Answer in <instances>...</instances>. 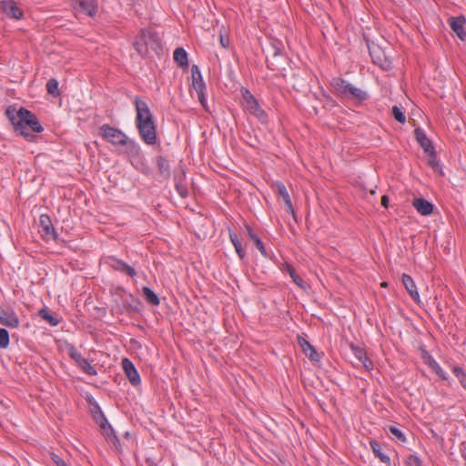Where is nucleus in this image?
<instances>
[{"label": "nucleus", "mask_w": 466, "mask_h": 466, "mask_svg": "<svg viewBox=\"0 0 466 466\" xmlns=\"http://www.w3.org/2000/svg\"><path fill=\"white\" fill-rule=\"evenodd\" d=\"M6 114L15 131L27 141H34L36 138V136L28 132L27 129L36 133H40L44 129L36 116L24 107L19 110L8 108Z\"/></svg>", "instance_id": "f257e3e1"}, {"label": "nucleus", "mask_w": 466, "mask_h": 466, "mask_svg": "<svg viewBox=\"0 0 466 466\" xmlns=\"http://www.w3.org/2000/svg\"><path fill=\"white\" fill-rule=\"evenodd\" d=\"M134 104L137 112L135 122L139 136L146 144L153 146L157 141V127L153 115L147 104L139 96L135 97Z\"/></svg>", "instance_id": "f03ea898"}, {"label": "nucleus", "mask_w": 466, "mask_h": 466, "mask_svg": "<svg viewBox=\"0 0 466 466\" xmlns=\"http://www.w3.org/2000/svg\"><path fill=\"white\" fill-rule=\"evenodd\" d=\"M134 47L141 56H147L149 49L156 53L161 50V45L157 34L148 29H142L140 31L134 42Z\"/></svg>", "instance_id": "7ed1b4c3"}, {"label": "nucleus", "mask_w": 466, "mask_h": 466, "mask_svg": "<svg viewBox=\"0 0 466 466\" xmlns=\"http://www.w3.org/2000/svg\"><path fill=\"white\" fill-rule=\"evenodd\" d=\"M242 97L244 100V106L246 110L257 116L259 120L264 121L267 117L265 111L261 108L257 98L247 88L241 89Z\"/></svg>", "instance_id": "20e7f679"}, {"label": "nucleus", "mask_w": 466, "mask_h": 466, "mask_svg": "<svg viewBox=\"0 0 466 466\" xmlns=\"http://www.w3.org/2000/svg\"><path fill=\"white\" fill-rule=\"evenodd\" d=\"M99 135L114 146H122L123 143H126L125 140L127 137L124 132L107 124L100 127Z\"/></svg>", "instance_id": "39448f33"}, {"label": "nucleus", "mask_w": 466, "mask_h": 466, "mask_svg": "<svg viewBox=\"0 0 466 466\" xmlns=\"http://www.w3.org/2000/svg\"><path fill=\"white\" fill-rule=\"evenodd\" d=\"M39 227L41 228L40 232L46 240H56L58 235L53 227L51 218L48 215L43 214L39 218Z\"/></svg>", "instance_id": "423d86ee"}, {"label": "nucleus", "mask_w": 466, "mask_h": 466, "mask_svg": "<svg viewBox=\"0 0 466 466\" xmlns=\"http://www.w3.org/2000/svg\"><path fill=\"white\" fill-rule=\"evenodd\" d=\"M0 10L5 14L8 17L13 19H22L24 12L19 8L16 3L13 0L0 1Z\"/></svg>", "instance_id": "0eeeda50"}, {"label": "nucleus", "mask_w": 466, "mask_h": 466, "mask_svg": "<svg viewBox=\"0 0 466 466\" xmlns=\"http://www.w3.org/2000/svg\"><path fill=\"white\" fill-rule=\"evenodd\" d=\"M74 2V8L94 17L96 15L98 5L96 0H72Z\"/></svg>", "instance_id": "6e6552de"}, {"label": "nucleus", "mask_w": 466, "mask_h": 466, "mask_svg": "<svg viewBox=\"0 0 466 466\" xmlns=\"http://www.w3.org/2000/svg\"><path fill=\"white\" fill-rule=\"evenodd\" d=\"M121 303L124 310L127 313H138L142 308L141 301L130 293H125L121 296Z\"/></svg>", "instance_id": "1a4fd4ad"}, {"label": "nucleus", "mask_w": 466, "mask_h": 466, "mask_svg": "<svg viewBox=\"0 0 466 466\" xmlns=\"http://www.w3.org/2000/svg\"><path fill=\"white\" fill-rule=\"evenodd\" d=\"M70 357L76 362L78 367L88 375H96V369L82 356L76 349L72 348L69 352Z\"/></svg>", "instance_id": "9d476101"}, {"label": "nucleus", "mask_w": 466, "mask_h": 466, "mask_svg": "<svg viewBox=\"0 0 466 466\" xmlns=\"http://www.w3.org/2000/svg\"><path fill=\"white\" fill-rule=\"evenodd\" d=\"M122 368L129 382L133 386H137L138 384H140V376L131 360H129L127 358H124L122 360Z\"/></svg>", "instance_id": "9b49d317"}, {"label": "nucleus", "mask_w": 466, "mask_h": 466, "mask_svg": "<svg viewBox=\"0 0 466 466\" xmlns=\"http://www.w3.org/2000/svg\"><path fill=\"white\" fill-rule=\"evenodd\" d=\"M448 23L451 30L457 35V36L461 40H464L466 38V30L464 27L466 24V19L464 16H451L448 19Z\"/></svg>", "instance_id": "f8f14e48"}, {"label": "nucleus", "mask_w": 466, "mask_h": 466, "mask_svg": "<svg viewBox=\"0 0 466 466\" xmlns=\"http://www.w3.org/2000/svg\"><path fill=\"white\" fill-rule=\"evenodd\" d=\"M414 134L416 137V140L418 141L420 146L424 149V152L428 154L430 157H432L435 154V150L431 141L427 137L425 132L421 128L417 127L414 130Z\"/></svg>", "instance_id": "ddd939ff"}, {"label": "nucleus", "mask_w": 466, "mask_h": 466, "mask_svg": "<svg viewBox=\"0 0 466 466\" xmlns=\"http://www.w3.org/2000/svg\"><path fill=\"white\" fill-rule=\"evenodd\" d=\"M185 176V170L182 167L176 169L174 171V181L176 190L180 195V197L184 198H187L188 195L187 187L184 183Z\"/></svg>", "instance_id": "4468645a"}, {"label": "nucleus", "mask_w": 466, "mask_h": 466, "mask_svg": "<svg viewBox=\"0 0 466 466\" xmlns=\"http://www.w3.org/2000/svg\"><path fill=\"white\" fill-rule=\"evenodd\" d=\"M0 323L8 328H17L19 319L14 311H7L0 308Z\"/></svg>", "instance_id": "2eb2a0df"}, {"label": "nucleus", "mask_w": 466, "mask_h": 466, "mask_svg": "<svg viewBox=\"0 0 466 466\" xmlns=\"http://www.w3.org/2000/svg\"><path fill=\"white\" fill-rule=\"evenodd\" d=\"M298 343L302 349L305 355L311 360V361H319V355L316 351L315 348L303 337L298 336Z\"/></svg>", "instance_id": "dca6fc26"}, {"label": "nucleus", "mask_w": 466, "mask_h": 466, "mask_svg": "<svg viewBox=\"0 0 466 466\" xmlns=\"http://www.w3.org/2000/svg\"><path fill=\"white\" fill-rule=\"evenodd\" d=\"M412 206L422 216H429L433 212L434 206L432 203L423 198H414Z\"/></svg>", "instance_id": "f3484780"}, {"label": "nucleus", "mask_w": 466, "mask_h": 466, "mask_svg": "<svg viewBox=\"0 0 466 466\" xmlns=\"http://www.w3.org/2000/svg\"><path fill=\"white\" fill-rule=\"evenodd\" d=\"M109 260H110V266L115 270L124 272L127 275H128L129 277H134L137 275L136 269L134 268H132L131 266L127 265V263H125L124 261H122L118 258H109Z\"/></svg>", "instance_id": "a211bd4d"}, {"label": "nucleus", "mask_w": 466, "mask_h": 466, "mask_svg": "<svg viewBox=\"0 0 466 466\" xmlns=\"http://www.w3.org/2000/svg\"><path fill=\"white\" fill-rule=\"evenodd\" d=\"M191 77H192V86L196 90L197 93H200L204 91L206 88V85L203 81L200 70L197 65H193L191 67Z\"/></svg>", "instance_id": "6ab92c4d"}, {"label": "nucleus", "mask_w": 466, "mask_h": 466, "mask_svg": "<svg viewBox=\"0 0 466 466\" xmlns=\"http://www.w3.org/2000/svg\"><path fill=\"white\" fill-rule=\"evenodd\" d=\"M402 283L410 297L417 302L420 301V295L412 278L408 274H402Z\"/></svg>", "instance_id": "aec40b11"}, {"label": "nucleus", "mask_w": 466, "mask_h": 466, "mask_svg": "<svg viewBox=\"0 0 466 466\" xmlns=\"http://www.w3.org/2000/svg\"><path fill=\"white\" fill-rule=\"evenodd\" d=\"M344 97L353 98L358 102H362L368 98V94L362 89L355 87L354 86L350 84Z\"/></svg>", "instance_id": "412c9836"}, {"label": "nucleus", "mask_w": 466, "mask_h": 466, "mask_svg": "<svg viewBox=\"0 0 466 466\" xmlns=\"http://www.w3.org/2000/svg\"><path fill=\"white\" fill-rule=\"evenodd\" d=\"M157 166L159 175L163 178L167 179L170 177V166H169L168 160L166 157H164L162 156L157 157Z\"/></svg>", "instance_id": "4be33fe9"}, {"label": "nucleus", "mask_w": 466, "mask_h": 466, "mask_svg": "<svg viewBox=\"0 0 466 466\" xmlns=\"http://www.w3.org/2000/svg\"><path fill=\"white\" fill-rule=\"evenodd\" d=\"M126 143L122 144V147H125V152L130 157H139L141 154L140 147L137 142L132 139H129L128 137L125 140Z\"/></svg>", "instance_id": "5701e85b"}, {"label": "nucleus", "mask_w": 466, "mask_h": 466, "mask_svg": "<svg viewBox=\"0 0 466 466\" xmlns=\"http://www.w3.org/2000/svg\"><path fill=\"white\" fill-rule=\"evenodd\" d=\"M277 190H278V194L279 195V197H281L283 198L286 208H287V210L291 212L294 215L295 211H294V208L292 206V202H291L290 197H289L288 190H287L286 187L284 186V184L278 183Z\"/></svg>", "instance_id": "b1692460"}, {"label": "nucleus", "mask_w": 466, "mask_h": 466, "mask_svg": "<svg viewBox=\"0 0 466 466\" xmlns=\"http://www.w3.org/2000/svg\"><path fill=\"white\" fill-rule=\"evenodd\" d=\"M174 60L181 68L188 67L187 54L183 47H177L175 49Z\"/></svg>", "instance_id": "393cba45"}, {"label": "nucleus", "mask_w": 466, "mask_h": 466, "mask_svg": "<svg viewBox=\"0 0 466 466\" xmlns=\"http://www.w3.org/2000/svg\"><path fill=\"white\" fill-rule=\"evenodd\" d=\"M102 433L105 435L107 441L111 442L116 449L119 445V440L116 435V432L112 426L106 420V424H105V428H101Z\"/></svg>", "instance_id": "a878e982"}, {"label": "nucleus", "mask_w": 466, "mask_h": 466, "mask_svg": "<svg viewBox=\"0 0 466 466\" xmlns=\"http://www.w3.org/2000/svg\"><path fill=\"white\" fill-rule=\"evenodd\" d=\"M246 229H247V232H248V238H250V240H252L256 246V248L260 251V253L264 256V257H267L268 254H267V251H266V248H265V246L263 244V242L260 240V238L253 232L252 228L248 226V225H246Z\"/></svg>", "instance_id": "bb28decb"}, {"label": "nucleus", "mask_w": 466, "mask_h": 466, "mask_svg": "<svg viewBox=\"0 0 466 466\" xmlns=\"http://www.w3.org/2000/svg\"><path fill=\"white\" fill-rule=\"evenodd\" d=\"M370 447H371L372 451L375 454V456L377 458H379L380 460V461H382L384 463L390 462V457L382 451V447H381L380 443H379L376 441H370Z\"/></svg>", "instance_id": "cd10ccee"}, {"label": "nucleus", "mask_w": 466, "mask_h": 466, "mask_svg": "<svg viewBox=\"0 0 466 466\" xmlns=\"http://www.w3.org/2000/svg\"><path fill=\"white\" fill-rule=\"evenodd\" d=\"M142 295L144 296L145 299L152 306H158L160 303V300L157 297V295L148 287H143L142 288Z\"/></svg>", "instance_id": "c85d7f7f"}, {"label": "nucleus", "mask_w": 466, "mask_h": 466, "mask_svg": "<svg viewBox=\"0 0 466 466\" xmlns=\"http://www.w3.org/2000/svg\"><path fill=\"white\" fill-rule=\"evenodd\" d=\"M349 86L350 83H348L346 80L342 78H335L332 81V86L334 87L335 91L337 92L338 95L343 97L347 93Z\"/></svg>", "instance_id": "c756f323"}, {"label": "nucleus", "mask_w": 466, "mask_h": 466, "mask_svg": "<svg viewBox=\"0 0 466 466\" xmlns=\"http://www.w3.org/2000/svg\"><path fill=\"white\" fill-rule=\"evenodd\" d=\"M229 238L231 243L233 244L236 252L238 253L240 259H243L246 256L245 249L243 248L241 242L238 239V235L235 232H229Z\"/></svg>", "instance_id": "7c9ffc66"}, {"label": "nucleus", "mask_w": 466, "mask_h": 466, "mask_svg": "<svg viewBox=\"0 0 466 466\" xmlns=\"http://www.w3.org/2000/svg\"><path fill=\"white\" fill-rule=\"evenodd\" d=\"M286 268H287V272L289 273V275L290 276V278L292 279L293 282L295 284H297L299 288L301 289H306V283L305 281L302 279V278L296 272L295 268L290 266V265H287L286 266Z\"/></svg>", "instance_id": "2f4dec72"}, {"label": "nucleus", "mask_w": 466, "mask_h": 466, "mask_svg": "<svg viewBox=\"0 0 466 466\" xmlns=\"http://www.w3.org/2000/svg\"><path fill=\"white\" fill-rule=\"evenodd\" d=\"M368 47H369L370 55L373 60V63L379 65L380 66H383V64H382L383 52L381 51V49L379 46L371 47V46H368Z\"/></svg>", "instance_id": "473e14b6"}, {"label": "nucleus", "mask_w": 466, "mask_h": 466, "mask_svg": "<svg viewBox=\"0 0 466 466\" xmlns=\"http://www.w3.org/2000/svg\"><path fill=\"white\" fill-rule=\"evenodd\" d=\"M38 316L47 321L51 326H56L59 320L55 318L46 309H41L38 311Z\"/></svg>", "instance_id": "72a5a7b5"}, {"label": "nucleus", "mask_w": 466, "mask_h": 466, "mask_svg": "<svg viewBox=\"0 0 466 466\" xmlns=\"http://www.w3.org/2000/svg\"><path fill=\"white\" fill-rule=\"evenodd\" d=\"M46 90L48 94L52 95L55 97L60 96L57 80L55 78L49 79L46 83Z\"/></svg>", "instance_id": "f704fd0d"}, {"label": "nucleus", "mask_w": 466, "mask_h": 466, "mask_svg": "<svg viewBox=\"0 0 466 466\" xmlns=\"http://www.w3.org/2000/svg\"><path fill=\"white\" fill-rule=\"evenodd\" d=\"M391 114H392V116L399 122V123H401V124H404L406 122V116H405V114L404 112L402 111L401 108H400L399 106H394L391 109Z\"/></svg>", "instance_id": "c9c22d12"}, {"label": "nucleus", "mask_w": 466, "mask_h": 466, "mask_svg": "<svg viewBox=\"0 0 466 466\" xmlns=\"http://www.w3.org/2000/svg\"><path fill=\"white\" fill-rule=\"evenodd\" d=\"M96 409L97 410L94 412V419L99 424L100 428H105V424H106L107 420L98 406H96Z\"/></svg>", "instance_id": "e433bc0d"}, {"label": "nucleus", "mask_w": 466, "mask_h": 466, "mask_svg": "<svg viewBox=\"0 0 466 466\" xmlns=\"http://www.w3.org/2000/svg\"><path fill=\"white\" fill-rule=\"evenodd\" d=\"M9 345V332L3 328H0V348L6 349Z\"/></svg>", "instance_id": "4c0bfd02"}, {"label": "nucleus", "mask_w": 466, "mask_h": 466, "mask_svg": "<svg viewBox=\"0 0 466 466\" xmlns=\"http://www.w3.org/2000/svg\"><path fill=\"white\" fill-rule=\"evenodd\" d=\"M389 431L400 441L405 442L406 438L403 432L396 426H389Z\"/></svg>", "instance_id": "58836bf2"}, {"label": "nucleus", "mask_w": 466, "mask_h": 466, "mask_svg": "<svg viewBox=\"0 0 466 466\" xmlns=\"http://www.w3.org/2000/svg\"><path fill=\"white\" fill-rule=\"evenodd\" d=\"M453 372L456 377L461 380L462 386L466 389V373L461 367H454Z\"/></svg>", "instance_id": "ea45409f"}, {"label": "nucleus", "mask_w": 466, "mask_h": 466, "mask_svg": "<svg viewBox=\"0 0 466 466\" xmlns=\"http://www.w3.org/2000/svg\"><path fill=\"white\" fill-rule=\"evenodd\" d=\"M428 363L430 367L440 376H442V370L439 364L431 356H428Z\"/></svg>", "instance_id": "a19ab883"}, {"label": "nucleus", "mask_w": 466, "mask_h": 466, "mask_svg": "<svg viewBox=\"0 0 466 466\" xmlns=\"http://www.w3.org/2000/svg\"><path fill=\"white\" fill-rule=\"evenodd\" d=\"M406 466H421V461L415 455H410L407 457Z\"/></svg>", "instance_id": "79ce46f5"}, {"label": "nucleus", "mask_w": 466, "mask_h": 466, "mask_svg": "<svg viewBox=\"0 0 466 466\" xmlns=\"http://www.w3.org/2000/svg\"><path fill=\"white\" fill-rule=\"evenodd\" d=\"M355 356L358 358L360 362L361 361H368V357L366 356V353L359 348H353Z\"/></svg>", "instance_id": "37998d69"}, {"label": "nucleus", "mask_w": 466, "mask_h": 466, "mask_svg": "<svg viewBox=\"0 0 466 466\" xmlns=\"http://www.w3.org/2000/svg\"><path fill=\"white\" fill-rule=\"evenodd\" d=\"M50 455H51V459H52L53 462L56 466H67L66 463L65 462V461L63 459H61L58 455H56L53 452Z\"/></svg>", "instance_id": "c03bdc74"}, {"label": "nucleus", "mask_w": 466, "mask_h": 466, "mask_svg": "<svg viewBox=\"0 0 466 466\" xmlns=\"http://www.w3.org/2000/svg\"><path fill=\"white\" fill-rule=\"evenodd\" d=\"M219 40H220V45L222 47H224V48L228 47L229 39L227 35H220Z\"/></svg>", "instance_id": "a18cd8bd"}, {"label": "nucleus", "mask_w": 466, "mask_h": 466, "mask_svg": "<svg viewBox=\"0 0 466 466\" xmlns=\"http://www.w3.org/2000/svg\"><path fill=\"white\" fill-rule=\"evenodd\" d=\"M198 100L201 103L203 106H206V98L204 96V91H201L200 93H198Z\"/></svg>", "instance_id": "49530a36"}, {"label": "nucleus", "mask_w": 466, "mask_h": 466, "mask_svg": "<svg viewBox=\"0 0 466 466\" xmlns=\"http://www.w3.org/2000/svg\"><path fill=\"white\" fill-rule=\"evenodd\" d=\"M429 164L432 167H436L438 166V162L436 160V154H434L432 157H431L430 160H429Z\"/></svg>", "instance_id": "de8ad7c7"}, {"label": "nucleus", "mask_w": 466, "mask_h": 466, "mask_svg": "<svg viewBox=\"0 0 466 466\" xmlns=\"http://www.w3.org/2000/svg\"><path fill=\"white\" fill-rule=\"evenodd\" d=\"M381 205L386 208L389 207V197L388 196L384 195L381 197Z\"/></svg>", "instance_id": "09e8293b"}, {"label": "nucleus", "mask_w": 466, "mask_h": 466, "mask_svg": "<svg viewBox=\"0 0 466 466\" xmlns=\"http://www.w3.org/2000/svg\"><path fill=\"white\" fill-rule=\"evenodd\" d=\"M363 367H365V369L367 370H370V369H372L373 365H372V361L368 359V361H361L360 362Z\"/></svg>", "instance_id": "8fccbe9b"}, {"label": "nucleus", "mask_w": 466, "mask_h": 466, "mask_svg": "<svg viewBox=\"0 0 466 466\" xmlns=\"http://www.w3.org/2000/svg\"><path fill=\"white\" fill-rule=\"evenodd\" d=\"M273 50V57H277L280 55V50L275 46L272 47Z\"/></svg>", "instance_id": "3c124183"}, {"label": "nucleus", "mask_w": 466, "mask_h": 466, "mask_svg": "<svg viewBox=\"0 0 466 466\" xmlns=\"http://www.w3.org/2000/svg\"><path fill=\"white\" fill-rule=\"evenodd\" d=\"M267 63H268V67L270 68V69H274L272 66H274L273 63H270L268 58L267 57Z\"/></svg>", "instance_id": "603ef678"}, {"label": "nucleus", "mask_w": 466, "mask_h": 466, "mask_svg": "<svg viewBox=\"0 0 466 466\" xmlns=\"http://www.w3.org/2000/svg\"><path fill=\"white\" fill-rule=\"evenodd\" d=\"M146 461H147V463L148 465H150V466H153V465H154L153 461H152L151 459H149V458H147Z\"/></svg>", "instance_id": "864d4df0"}, {"label": "nucleus", "mask_w": 466, "mask_h": 466, "mask_svg": "<svg viewBox=\"0 0 466 466\" xmlns=\"http://www.w3.org/2000/svg\"><path fill=\"white\" fill-rule=\"evenodd\" d=\"M387 285H388V284H387V282H382V283H381V286H382V287H387Z\"/></svg>", "instance_id": "5fc2aeb1"}]
</instances>
